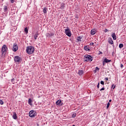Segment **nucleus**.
Masks as SVG:
<instances>
[{"label": "nucleus", "mask_w": 126, "mask_h": 126, "mask_svg": "<svg viewBox=\"0 0 126 126\" xmlns=\"http://www.w3.org/2000/svg\"><path fill=\"white\" fill-rule=\"evenodd\" d=\"M6 9H7V6H4V11H6Z\"/></svg>", "instance_id": "obj_26"}, {"label": "nucleus", "mask_w": 126, "mask_h": 126, "mask_svg": "<svg viewBox=\"0 0 126 126\" xmlns=\"http://www.w3.org/2000/svg\"><path fill=\"white\" fill-rule=\"evenodd\" d=\"M110 105H111V103H110V102H108L106 106V109H109V107H110Z\"/></svg>", "instance_id": "obj_24"}, {"label": "nucleus", "mask_w": 126, "mask_h": 126, "mask_svg": "<svg viewBox=\"0 0 126 126\" xmlns=\"http://www.w3.org/2000/svg\"><path fill=\"white\" fill-rule=\"evenodd\" d=\"M83 73H84V71H83V70H78V74H79V75L81 76L82 74H83Z\"/></svg>", "instance_id": "obj_11"}, {"label": "nucleus", "mask_w": 126, "mask_h": 126, "mask_svg": "<svg viewBox=\"0 0 126 126\" xmlns=\"http://www.w3.org/2000/svg\"><path fill=\"white\" fill-rule=\"evenodd\" d=\"M47 11H48V8L44 7L43 8V12H44V13H46Z\"/></svg>", "instance_id": "obj_20"}, {"label": "nucleus", "mask_w": 126, "mask_h": 126, "mask_svg": "<svg viewBox=\"0 0 126 126\" xmlns=\"http://www.w3.org/2000/svg\"><path fill=\"white\" fill-rule=\"evenodd\" d=\"M108 42L110 45H113V44H114V41H113V39H112V37L108 38Z\"/></svg>", "instance_id": "obj_9"}, {"label": "nucleus", "mask_w": 126, "mask_h": 126, "mask_svg": "<svg viewBox=\"0 0 126 126\" xmlns=\"http://www.w3.org/2000/svg\"><path fill=\"white\" fill-rule=\"evenodd\" d=\"M97 88H100V82H98L97 86Z\"/></svg>", "instance_id": "obj_28"}, {"label": "nucleus", "mask_w": 126, "mask_h": 126, "mask_svg": "<svg viewBox=\"0 0 126 126\" xmlns=\"http://www.w3.org/2000/svg\"><path fill=\"white\" fill-rule=\"evenodd\" d=\"M120 49H122V48H124V44L123 43H121L119 46Z\"/></svg>", "instance_id": "obj_22"}, {"label": "nucleus", "mask_w": 126, "mask_h": 126, "mask_svg": "<svg viewBox=\"0 0 126 126\" xmlns=\"http://www.w3.org/2000/svg\"><path fill=\"white\" fill-rule=\"evenodd\" d=\"M37 126H39V124L37 125Z\"/></svg>", "instance_id": "obj_44"}, {"label": "nucleus", "mask_w": 126, "mask_h": 126, "mask_svg": "<svg viewBox=\"0 0 126 126\" xmlns=\"http://www.w3.org/2000/svg\"><path fill=\"white\" fill-rule=\"evenodd\" d=\"M38 35H39V32H36L34 35V38L35 40H37V38H38Z\"/></svg>", "instance_id": "obj_15"}, {"label": "nucleus", "mask_w": 126, "mask_h": 126, "mask_svg": "<svg viewBox=\"0 0 126 126\" xmlns=\"http://www.w3.org/2000/svg\"><path fill=\"white\" fill-rule=\"evenodd\" d=\"M0 105H3V101L1 99H0Z\"/></svg>", "instance_id": "obj_27"}, {"label": "nucleus", "mask_w": 126, "mask_h": 126, "mask_svg": "<svg viewBox=\"0 0 126 126\" xmlns=\"http://www.w3.org/2000/svg\"><path fill=\"white\" fill-rule=\"evenodd\" d=\"M90 46H93V45H94V43L93 42H91L90 44Z\"/></svg>", "instance_id": "obj_37"}, {"label": "nucleus", "mask_w": 126, "mask_h": 126, "mask_svg": "<svg viewBox=\"0 0 126 126\" xmlns=\"http://www.w3.org/2000/svg\"><path fill=\"white\" fill-rule=\"evenodd\" d=\"M72 118H75L76 117V113H73L72 115Z\"/></svg>", "instance_id": "obj_25"}, {"label": "nucleus", "mask_w": 126, "mask_h": 126, "mask_svg": "<svg viewBox=\"0 0 126 126\" xmlns=\"http://www.w3.org/2000/svg\"><path fill=\"white\" fill-rule=\"evenodd\" d=\"M103 90H105V88H104V87L102 88L100 90V91H102Z\"/></svg>", "instance_id": "obj_33"}, {"label": "nucleus", "mask_w": 126, "mask_h": 126, "mask_svg": "<svg viewBox=\"0 0 126 126\" xmlns=\"http://www.w3.org/2000/svg\"><path fill=\"white\" fill-rule=\"evenodd\" d=\"M65 7V4L64 3H63L61 4L60 9H63Z\"/></svg>", "instance_id": "obj_17"}, {"label": "nucleus", "mask_w": 126, "mask_h": 126, "mask_svg": "<svg viewBox=\"0 0 126 126\" xmlns=\"http://www.w3.org/2000/svg\"><path fill=\"white\" fill-rule=\"evenodd\" d=\"M56 105H57V106H62L63 105V103H62V100H58L56 101Z\"/></svg>", "instance_id": "obj_10"}, {"label": "nucleus", "mask_w": 126, "mask_h": 126, "mask_svg": "<svg viewBox=\"0 0 126 126\" xmlns=\"http://www.w3.org/2000/svg\"><path fill=\"white\" fill-rule=\"evenodd\" d=\"M7 47L6 45H3L1 49V57H5L6 52H7Z\"/></svg>", "instance_id": "obj_2"}, {"label": "nucleus", "mask_w": 126, "mask_h": 126, "mask_svg": "<svg viewBox=\"0 0 126 126\" xmlns=\"http://www.w3.org/2000/svg\"><path fill=\"white\" fill-rule=\"evenodd\" d=\"M46 36L47 37V38H51L54 36H55V33H53V32H50V33H47L46 34Z\"/></svg>", "instance_id": "obj_6"}, {"label": "nucleus", "mask_w": 126, "mask_h": 126, "mask_svg": "<svg viewBox=\"0 0 126 126\" xmlns=\"http://www.w3.org/2000/svg\"><path fill=\"white\" fill-rule=\"evenodd\" d=\"M21 60V58H20V57L18 56H15L14 58L15 63H19Z\"/></svg>", "instance_id": "obj_8"}, {"label": "nucleus", "mask_w": 126, "mask_h": 126, "mask_svg": "<svg viewBox=\"0 0 126 126\" xmlns=\"http://www.w3.org/2000/svg\"><path fill=\"white\" fill-rule=\"evenodd\" d=\"M75 18H78V15L75 14Z\"/></svg>", "instance_id": "obj_31"}, {"label": "nucleus", "mask_w": 126, "mask_h": 126, "mask_svg": "<svg viewBox=\"0 0 126 126\" xmlns=\"http://www.w3.org/2000/svg\"><path fill=\"white\" fill-rule=\"evenodd\" d=\"M121 67L122 68H123V67H124V65H123V64H121Z\"/></svg>", "instance_id": "obj_38"}, {"label": "nucleus", "mask_w": 126, "mask_h": 126, "mask_svg": "<svg viewBox=\"0 0 126 126\" xmlns=\"http://www.w3.org/2000/svg\"><path fill=\"white\" fill-rule=\"evenodd\" d=\"M106 32H109V30H108V29H105V30H104V32L106 33Z\"/></svg>", "instance_id": "obj_30"}, {"label": "nucleus", "mask_w": 126, "mask_h": 126, "mask_svg": "<svg viewBox=\"0 0 126 126\" xmlns=\"http://www.w3.org/2000/svg\"><path fill=\"white\" fill-rule=\"evenodd\" d=\"M114 86H115V85H114V84H113V85H112L111 88H113V87H114Z\"/></svg>", "instance_id": "obj_41"}, {"label": "nucleus", "mask_w": 126, "mask_h": 126, "mask_svg": "<svg viewBox=\"0 0 126 126\" xmlns=\"http://www.w3.org/2000/svg\"><path fill=\"white\" fill-rule=\"evenodd\" d=\"M102 54H103V52H102L101 51H99L98 55H102Z\"/></svg>", "instance_id": "obj_36"}, {"label": "nucleus", "mask_w": 126, "mask_h": 126, "mask_svg": "<svg viewBox=\"0 0 126 126\" xmlns=\"http://www.w3.org/2000/svg\"><path fill=\"white\" fill-rule=\"evenodd\" d=\"M18 50V46L16 43H14L13 46V52H16Z\"/></svg>", "instance_id": "obj_7"}, {"label": "nucleus", "mask_w": 126, "mask_h": 126, "mask_svg": "<svg viewBox=\"0 0 126 126\" xmlns=\"http://www.w3.org/2000/svg\"><path fill=\"white\" fill-rule=\"evenodd\" d=\"M82 39V37L81 36H78V38H77V40L79 41V42H81V39Z\"/></svg>", "instance_id": "obj_21"}, {"label": "nucleus", "mask_w": 126, "mask_h": 126, "mask_svg": "<svg viewBox=\"0 0 126 126\" xmlns=\"http://www.w3.org/2000/svg\"><path fill=\"white\" fill-rule=\"evenodd\" d=\"M12 118H13V119H14V120L17 119V114H16V112H13Z\"/></svg>", "instance_id": "obj_12"}, {"label": "nucleus", "mask_w": 126, "mask_h": 126, "mask_svg": "<svg viewBox=\"0 0 126 126\" xmlns=\"http://www.w3.org/2000/svg\"><path fill=\"white\" fill-rule=\"evenodd\" d=\"M35 51V48L34 46H27L26 49V53L28 54V55H32L34 53Z\"/></svg>", "instance_id": "obj_1"}, {"label": "nucleus", "mask_w": 126, "mask_h": 126, "mask_svg": "<svg viewBox=\"0 0 126 126\" xmlns=\"http://www.w3.org/2000/svg\"><path fill=\"white\" fill-rule=\"evenodd\" d=\"M102 63H103V65L105 66V64H106V62H105V61H103V62H102Z\"/></svg>", "instance_id": "obj_32"}, {"label": "nucleus", "mask_w": 126, "mask_h": 126, "mask_svg": "<svg viewBox=\"0 0 126 126\" xmlns=\"http://www.w3.org/2000/svg\"><path fill=\"white\" fill-rule=\"evenodd\" d=\"M105 80L108 81V80H109V78L106 77L105 78Z\"/></svg>", "instance_id": "obj_39"}, {"label": "nucleus", "mask_w": 126, "mask_h": 126, "mask_svg": "<svg viewBox=\"0 0 126 126\" xmlns=\"http://www.w3.org/2000/svg\"><path fill=\"white\" fill-rule=\"evenodd\" d=\"M85 62H92L93 57L90 55H86L84 56Z\"/></svg>", "instance_id": "obj_3"}, {"label": "nucleus", "mask_w": 126, "mask_h": 126, "mask_svg": "<svg viewBox=\"0 0 126 126\" xmlns=\"http://www.w3.org/2000/svg\"><path fill=\"white\" fill-rule=\"evenodd\" d=\"M10 1L11 2V3H13V2H14V1H15V0H10Z\"/></svg>", "instance_id": "obj_35"}, {"label": "nucleus", "mask_w": 126, "mask_h": 126, "mask_svg": "<svg viewBox=\"0 0 126 126\" xmlns=\"http://www.w3.org/2000/svg\"><path fill=\"white\" fill-rule=\"evenodd\" d=\"M113 40H117V35H116V33L115 32L113 33L111 35Z\"/></svg>", "instance_id": "obj_13"}, {"label": "nucleus", "mask_w": 126, "mask_h": 126, "mask_svg": "<svg viewBox=\"0 0 126 126\" xmlns=\"http://www.w3.org/2000/svg\"><path fill=\"white\" fill-rule=\"evenodd\" d=\"M115 88H116V86H114L113 89H115Z\"/></svg>", "instance_id": "obj_43"}, {"label": "nucleus", "mask_w": 126, "mask_h": 126, "mask_svg": "<svg viewBox=\"0 0 126 126\" xmlns=\"http://www.w3.org/2000/svg\"><path fill=\"white\" fill-rule=\"evenodd\" d=\"M112 102V99H110V100H109V102H108V103H110V102Z\"/></svg>", "instance_id": "obj_42"}, {"label": "nucleus", "mask_w": 126, "mask_h": 126, "mask_svg": "<svg viewBox=\"0 0 126 126\" xmlns=\"http://www.w3.org/2000/svg\"><path fill=\"white\" fill-rule=\"evenodd\" d=\"M65 34L68 36V37H71V32L68 27H67V29H65Z\"/></svg>", "instance_id": "obj_4"}, {"label": "nucleus", "mask_w": 126, "mask_h": 126, "mask_svg": "<svg viewBox=\"0 0 126 126\" xmlns=\"http://www.w3.org/2000/svg\"><path fill=\"white\" fill-rule=\"evenodd\" d=\"M91 35H95V34H96V30L95 29L92 30L91 31Z\"/></svg>", "instance_id": "obj_14"}, {"label": "nucleus", "mask_w": 126, "mask_h": 126, "mask_svg": "<svg viewBox=\"0 0 126 126\" xmlns=\"http://www.w3.org/2000/svg\"><path fill=\"white\" fill-rule=\"evenodd\" d=\"M100 70V68H99V67H95V70Z\"/></svg>", "instance_id": "obj_34"}, {"label": "nucleus", "mask_w": 126, "mask_h": 126, "mask_svg": "<svg viewBox=\"0 0 126 126\" xmlns=\"http://www.w3.org/2000/svg\"><path fill=\"white\" fill-rule=\"evenodd\" d=\"M84 49L85 51H87V52H89V51H90V49H89V47L87 45L84 46Z\"/></svg>", "instance_id": "obj_16"}, {"label": "nucleus", "mask_w": 126, "mask_h": 126, "mask_svg": "<svg viewBox=\"0 0 126 126\" xmlns=\"http://www.w3.org/2000/svg\"><path fill=\"white\" fill-rule=\"evenodd\" d=\"M24 31L26 34H28V29L27 28H25Z\"/></svg>", "instance_id": "obj_23"}, {"label": "nucleus", "mask_w": 126, "mask_h": 126, "mask_svg": "<svg viewBox=\"0 0 126 126\" xmlns=\"http://www.w3.org/2000/svg\"><path fill=\"white\" fill-rule=\"evenodd\" d=\"M104 61L105 63H111V62H112L111 60H109L108 59H107V58H105L104 60Z\"/></svg>", "instance_id": "obj_18"}, {"label": "nucleus", "mask_w": 126, "mask_h": 126, "mask_svg": "<svg viewBox=\"0 0 126 126\" xmlns=\"http://www.w3.org/2000/svg\"><path fill=\"white\" fill-rule=\"evenodd\" d=\"M100 84H101L102 85H104L105 84V83L104 82V81H101Z\"/></svg>", "instance_id": "obj_29"}, {"label": "nucleus", "mask_w": 126, "mask_h": 126, "mask_svg": "<svg viewBox=\"0 0 126 126\" xmlns=\"http://www.w3.org/2000/svg\"><path fill=\"white\" fill-rule=\"evenodd\" d=\"M28 104H29V105H30V106H32V99L30 98L28 100Z\"/></svg>", "instance_id": "obj_19"}, {"label": "nucleus", "mask_w": 126, "mask_h": 126, "mask_svg": "<svg viewBox=\"0 0 126 126\" xmlns=\"http://www.w3.org/2000/svg\"><path fill=\"white\" fill-rule=\"evenodd\" d=\"M36 115H37V113H36V111L34 110H31L29 112V116L31 118H34Z\"/></svg>", "instance_id": "obj_5"}, {"label": "nucleus", "mask_w": 126, "mask_h": 126, "mask_svg": "<svg viewBox=\"0 0 126 126\" xmlns=\"http://www.w3.org/2000/svg\"><path fill=\"white\" fill-rule=\"evenodd\" d=\"M14 80V78L12 79H11V82H13Z\"/></svg>", "instance_id": "obj_40"}]
</instances>
